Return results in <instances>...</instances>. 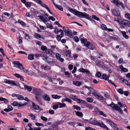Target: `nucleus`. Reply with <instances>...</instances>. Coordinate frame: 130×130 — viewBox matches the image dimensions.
<instances>
[{
	"instance_id": "nucleus-18",
	"label": "nucleus",
	"mask_w": 130,
	"mask_h": 130,
	"mask_svg": "<svg viewBox=\"0 0 130 130\" xmlns=\"http://www.w3.org/2000/svg\"><path fill=\"white\" fill-rule=\"evenodd\" d=\"M88 43V44L86 46L87 48L92 50H94L95 49V47L92 43H90L89 42Z\"/></svg>"
},
{
	"instance_id": "nucleus-20",
	"label": "nucleus",
	"mask_w": 130,
	"mask_h": 130,
	"mask_svg": "<svg viewBox=\"0 0 130 130\" xmlns=\"http://www.w3.org/2000/svg\"><path fill=\"white\" fill-rule=\"evenodd\" d=\"M34 37L36 39H38L39 38H42L43 39H44L45 38L43 37L42 35H41L38 34L36 33L34 35Z\"/></svg>"
},
{
	"instance_id": "nucleus-34",
	"label": "nucleus",
	"mask_w": 130,
	"mask_h": 130,
	"mask_svg": "<svg viewBox=\"0 0 130 130\" xmlns=\"http://www.w3.org/2000/svg\"><path fill=\"white\" fill-rule=\"evenodd\" d=\"M24 88L29 92L31 91L32 90V88L31 87L27 85H24Z\"/></svg>"
},
{
	"instance_id": "nucleus-57",
	"label": "nucleus",
	"mask_w": 130,
	"mask_h": 130,
	"mask_svg": "<svg viewBox=\"0 0 130 130\" xmlns=\"http://www.w3.org/2000/svg\"><path fill=\"white\" fill-rule=\"evenodd\" d=\"M74 41L76 42H78L79 41V38L77 36H75L73 38Z\"/></svg>"
},
{
	"instance_id": "nucleus-41",
	"label": "nucleus",
	"mask_w": 130,
	"mask_h": 130,
	"mask_svg": "<svg viewBox=\"0 0 130 130\" xmlns=\"http://www.w3.org/2000/svg\"><path fill=\"white\" fill-rule=\"evenodd\" d=\"M122 81L124 83V84L127 86H130V84L128 83V81L127 80L125 79H123L122 80Z\"/></svg>"
},
{
	"instance_id": "nucleus-56",
	"label": "nucleus",
	"mask_w": 130,
	"mask_h": 130,
	"mask_svg": "<svg viewBox=\"0 0 130 130\" xmlns=\"http://www.w3.org/2000/svg\"><path fill=\"white\" fill-rule=\"evenodd\" d=\"M95 76L96 77L99 78L101 76V74L99 72H97L96 73Z\"/></svg>"
},
{
	"instance_id": "nucleus-50",
	"label": "nucleus",
	"mask_w": 130,
	"mask_h": 130,
	"mask_svg": "<svg viewBox=\"0 0 130 130\" xmlns=\"http://www.w3.org/2000/svg\"><path fill=\"white\" fill-rule=\"evenodd\" d=\"M29 116H30L31 118V119L33 120H35V116L32 114L30 113L29 115Z\"/></svg>"
},
{
	"instance_id": "nucleus-33",
	"label": "nucleus",
	"mask_w": 130,
	"mask_h": 130,
	"mask_svg": "<svg viewBox=\"0 0 130 130\" xmlns=\"http://www.w3.org/2000/svg\"><path fill=\"white\" fill-rule=\"evenodd\" d=\"M75 112L76 113V115L78 117H82L83 116V114L81 112L77 111H75Z\"/></svg>"
},
{
	"instance_id": "nucleus-54",
	"label": "nucleus",
	"mask_w": 130,
	"mask_h": 130,
	"mask_svg": "<svg viewBox=\"0 0 130 130\" xmlns=\"http://www.w3.org/2000/svg\"><path fill=\"white\" fill-rule=\"evenodd\" d=\"M18 42L19 44L22 43V38L21 36H19V37Z\"/></svg>"
},
{
	"instance_id": "nucleus-40",
	"label": "nucleus",
	"mask_w": 130,
	"mask_h": 130,
	"mask_svg": "<svg viewBox=\"0 0 130 130\" xmlns=\"http://www.w3.org/2000/svg\"><path fill=\"white\" fill-rule=\"evenodd\" d=\"M17 97L18 98V99L19 100H24V98L21 95L18 94Z\"/></svg>"
},
{
	"instance_id": "nucleus-29",
	"label": "nucleus",
	"mask_w": 130,
	"mask_h": 130,
	"mask_svg": "<svg viewBox=\"0 0 130 130\" xmlns=\"http://www.w3.org/2000/svg\"><path fill=\"white\" fill-rule=\"evenodd\" d=\"M119 67L121 71L122 72H126L128 71V69L126 68H124L122 65H120Z\"/></svg>"
},
{
	"instance_id": "nucleus-6",
	"label": "nucleus",
	"mask_w": 130,
	"mask_h": 130,
	"mask_svg": "<svg viewBox=\"0 0 130 130\" xmlns=\"http://www.w3.org/2000/svg\"><path fill=\"white\" fill-rule=\"evenodd\" d=\"M111 2L118 6H121L123 9L125 10V7L123 4L119 0H111Z\"/></svg>"
},
{
	"instance_id": "nucleus-24",
	"label": "nucleus",
	"mask_w": 130,
	"mask_h": 130,
	"mask_svg": "<svg viewBox=\"0 0 130 130\" xmlns=\"http://www.w3.org/2000/svg\"><path fill=\"white\" fill-rule=\"evenodd\" d=\"M84 88H87L89 91V92L87 94L88 95H90L91 94V90L92 89H93V88L91 87H89L85 85L83 87Z\"/></svg>"
},
{
	"instance_id": "nucleus-25",
	"label": "nucleus",
	"mask_w": 130,
	"mask_h": 130,
	"mask_svg": "<svg viewBox=\"0 0 130 130\" xmlns=\"http://www.w3.org/2000/svg\"><path fill=\"white\" fill-rule=\"evenodd\" d=\"M41 68L42 69H43L45 70H48L51 69V67L48 66L46 65L44 66V65H41Z\"/></svg>"
},
{
	"instance_id": "nucleus-36",
	"label": "nucleus",
	"mask_w": 130,
	"mask_h": 130,
	"mask_svg": "<svg viewBox=\"0 0 130 130\" xmlns=\"http://www.w3.org/2000/svg\"><path fill=\"white\" fill-rule=\"evenodd\" d=\"M34 55L33 54H29L28 55V59L32 60L34 59Z\"/></svg>"
},
{
	"instance_id": "nucleus-22",
	"label": "nucleus",
	"mask_w": 130,
	"mask_h": 130,
	"mask_svg": "<svg viewBox=\"0 0 130 130\" xmlns=\"http://www.w3.org/2000/svg\"><path fill=\"white\" fill-rule=\"evenodd\" d=\"M64 35L63 32H61L60 35L57 36L56 38L58 41H60L61 40V38Z\"/></svg>"
},
{
	"instance_id": "nucleus-35",
	"label": "nucleus",
	"mask_w": 130,
	"mask_h": 130,
	"mask_svg": "<svg viewBox=\"0 0 130 130\" xmlns=\"http://www.w3.org/2000/svg\"><path fill=\"white\" fill-rule=\"evenodd\" d=\"M61 97V96L53 94L52 95V98L55 99H59Z\"/></svg>"
},
{
	"instance_id": "nucleus-7",
	"label": "nucleus",
	"mask_w": 130,
	"mask_h": 130,
	"mask_svg": "<svg viewBox=\"0 0 130 130\" xmlns=\"http://www.w3.org/2000/svg\"><path fill=\"white\" fill-rule=\"evenodd\" d=\"M104 120L106 121V122L111 126L113 129L116 130V129H117V127L116 125L111 120L107 119H105Z\"/></svg>"
},
{
	"instance_id": "nucleus-3",
	"label": "nucleus",
	"mask_w": 130,
	"mask_h": 130,
	"mask_svg": "<svg viewBox=\"0 0 130 130\" xmlns=\"http://www.w3.org/2000/svg\"><path fill=\"white\" fill-rule=\"evenodd\" d=\"M12 63L14 64V67L17 68L20 70L23 71L24 72L30 75L31 72L29 71L28 70H24L25 68L23 67V65L19 61H13L12 62Z\"/></svg>"
},
{
	"instance_id": "nucleus-59",
	"label": "nucleus",
	"mask_w": 130,
	"mask_h": 130,
	"mask_svg": "<svg viewBox=\"0 0 130 130\" xmlns=\"http://www.w3.org/2000/svg\"><path fill=\"white\" fill-rule=\"evenodd\" d=\"M25 5L26 7H30L31 6L30 3L29 2H26Z\"/></svg>"
},
{
	"instance_id": "nucleus-21",
	"label": "nucleus",
	"mask_w": 130,
	"mask_h": 130,
	"mask_svg": "<svg viewBox=\"0 0 130 130\" xmlns=\"http://www.w3.org/2000/svg\"><path fill=\"white\" fill-rule=\"evenodd\" d=\"M43 98L44 100L46 101H50V98L48 95L46 94H45L43 95Z\"/></svg>"
},
{
	"instance_id": "nucleus-47",
	"label": "nucleus",
	"mask_w": 130,
	"mask_h": 130,
	"mask_svg": "<svg viewBox=\"0 0 130 130\" xmlns=\"http://www.w3.org/2000/svg\"><path fill=\"white\" fill-rule=\"evenodd\" d=\"M110 39H112L114 40H116L119 39V37L115 35L114 36L110 37Z\"/></svg>"
},
{
	"instance_id": "nucleus-49",
	"label": "nucleus",
	"mask_w": 130,
	"mask_h": 130,
	"mask_svg": "<svg viewBox=\"0 0 130 130\" xmlns=\"http://www.w3.org/2000/svg\"><path fill=\"white\" fill-rule=\"evenodd\" d=\"M64 102H67L70 103H72V101L70 99L67 98H66V99L64 100Z\"/></svg>"
},
{
	"instance_id": "nucleus-13",
	"label": "nucleus",
	"mask_w": 130,
	"mask_h": 130,
	"mask_svg": "<svg viewBox=\"0 0 130 130\" xmlns=\"http://www.w3.org/2000/svg\"><path fill=\"white\" fill-rule=\"evenodd\" d=\"M78 71L83 73H86L88 75H90V72L87 69H85L83 68H80L78 70Z\"/></svg>"
},
{
	"instance_id": "nucleus-42",
	"label": "nucleus",
	"mask_w": 130,
	"mask_h": 130,
	"mask_svg": "<svg viewBox=\"0 0 130 130\" xmlns=\"http://www.w3.org/2000/svg\"><path fill=\"white\" fill-rule=\"evenodd\" d=\"M125 17L126 18L130 20V14L129 13H127L125 14Z\"/></svg>"
},
{
	"instance_id": "nucleus-32",
	"label": "nucleus",
	"mask_w": 130,
	"mask_h": 130,
	"mask_svg": "<svg viewBox=\"0 0 130 130\" xmlns=\"http://www.w3.org/2000/svg\"><path fill=\"white\" fill-rule=\"evenodd\" d=\"M58 105H59V107L60 108L65 107L66 106V104L64 103H61L60 102H58Z\"/></svg>"
},
{
	"instance_id": "nucleus-15",
	"label": "nucleus",
	"mask_w": 130,
	"mask_h": 130,
	"mask_svg": "<svg viewBox=\"0 0 130 130\" xmlns=\"http://www.w3.org/2000/svg\"><path fill=\"white\" fill-rule=\"evenodd\" d=\"M113 14H114L117 16H119L120 15V12L118 8H115L112 11Z\"/></svg>"
},
{
	"instance_id": "nucleus-58",
	"label": "nucleus",
	"mask_w": 130,
	"mask_h": 130,
	"mask_svg": "<svg viewBox=\"0 0 130 130\" xmlns=\"http://www.w3.org/2000/svg\"><path fill=\"white\" fill-rule=\"evenodd\" d=\"M99 113L101 115L105 117H107V115L106 114H104L103 112L102 111H99Z\"/></svg>"
},
{
	"instance_id": "nucleus-45",
	"label": "nucleus",
	"mask_w": 130,
	"mask_h": 130,
	"mask_svg": "<svg viewBox=\"0 0 130 130\" xmlns=\"http://www.w3.org/2000/svg\"><path fill=\"white\" fill-rule=\"evenodd\" d=\"M86 106L90 109H92L94 108V106L91 104H86Z\"/></svg>"
},
{
	"instance_id": "nucleus-4",
	"label": "nucleus",
	"mask_w": 130,
	"mask_h": 130,
	"mask_svg": "<svg viewBox=\"0 0 130 130\" xmlns=\"http://www.w3.org/2000/svg\"><path fill=\"white\" fill-rule=\"evenodd\" d=\"M34 1L36 2L38 4L40 5L42 7L45 8L50 13L53 15L52 13L50 11L47 6L45 4L43 3L40 0H34Z\"/></svg>"
},
{
	"instance_id": "nucleus-1",
	"label": "nucleus",
	"mask_w": 130,
	"mask_h": 130,
	"mask_svg": "<svg viewBox=\"0 0 130 130\" xmlns=\"http://www.w3.org/2000/svg\"><path fill=\"white\" fill-rule=\"evenodd\" d=\"M68 10L78 17L85 18L88 20H89L91 18V17L89 16L88 14L81 12L71 7H68Z\"/></svg>"
},
{
	"instance_id": "nucleus-28",
	"label": "nucleus",
	"mask_w": 130,
	"mask_h": 130,
	"mask_svg": "<svg viewBox=\"0 0 130 130\" xmlns=\"http://www.w3.org/2000/svg\"><path fill=\"white\" fill-rule=\"evenodd\" d=\"M121 34L126 39H128L129 37L126 34L125 31H121Z\"/></svg>"
},
{
	"instance_id": "nucleus-62",
	"label": "nucleus",
	"mask_w": 130,
	"mask_h": 130,
	"mask_svg": "<svg viewBox=\"0 0 130 130\" xmlns=\"http://www.w3.org/2000/svg\"><path fill=\"white\" fill-rule=\"evenodd\" d=\"M92 17L93 19L96 20L97 21H98L99 20V19L95 15H92Z\"/></svg>"
},
{
	"instance_id": "nucleus-30",
	"label": "nucleus",
	"mask_w": 130,
	"mask_h": 130,
	"mask_svg": "<svg viewBox=\"0 0 130 130\" xmlns=\"http://www.w3.org/2000/svg\"><path fill=\"white\" fill-rule=\"evenodd\" d=\"M65 54L67 56H68L69 57H72L71 51L70 50H67L65 52Z\"/></svg>"
},
{
	"instance_id": "nucleus-26",
	"label": "nucleus",
	"mask_w": 130,
	"mask_h": 130,
	"mask_svg": "<svg viewBox=\"0 0 130 130\" xmlns=\"http://www.w3.org/2000/svg\"><path fill=\"white\" fill-rule=\"evenodd\" d=\"M73 84L76 86H79L81 85L82 83L78 81L75 80L73 82Z\"/></svg>"
},
{
	"instance_id": "nucleus-14",
	"label": "nucleus",
	"mask_w": 130,
	"mask_h": 130,
	"mask_svg": "<svg viewBox=\"0 0 130 130\" xmlns=\"http://www.w3.org/2000/svg\"><path fill=\"white\" fill-rule=\"evenodd\" d=\"M83 36V35L82 34L80 36L81 39L80 40L82 43H83L84 44L85 46H86L88 44V43L89 42L87 41V40L85 38H81L82 36Z\"/></svg>"
},
{
	"instance_id": "nucleus-60",
	"label": "nucleus",
	"mask_w": 130,
	"mask_h": 130,
	"mask_svg": "<svg viewBox=\"0 0 130 130\" xmlns=\"http://www.w3.org/2000/svg\"><path fill=\"white\" fill-rule=\"evenodd\" d=\"M118 62L119 63H123L124 64L125 63V62L124 61H123V59L122 58H120L118 60Z\"/></svg>"
},
{
	"instance_id": "nucleus-48",
	"label": "nucleus",
	"mask_w": 130,
	"mask_h": 130,
	"mask_svg": "<svg viewBox=\"0 0 130 130\" xmlns=\"http://www.w3.org/2000/svg\"><path fill=\"white\" fill-rule=\"evenodd\" d=\"M117 91L120 94H123L124 93V91L121 88L117 89Z\"/></svg>"
},
{
	"instance_id": "nucleus-31",
	"label": "nucleus",
	"mask_w": 130,
	"mask_h": 130,
	"mask_svg": "<svg viewBox=\"0 0 130 130\" xmlns=\"http://www.w3.org/2000/svg\"><path fill=\"white\" fill-rule=\"evenodd\" d=\"M38 17L43 22L45 23H45L47 22V20L43 16L41 15H39Z\"/></svg>"
},
{
	"instance_id": "nucleus-8",
	"label": "nucleus",
	"mask_w": 130,
	"mask_h": 130,
	"mask_svg": "<svg viewBox=\"0 0 130 130\" xmlns=\"http://www.w3.org/2000/svg\"><path fill=\"white\" fill-rule=\"evenodd\" d=\"M2 82L3 83L9 84L11 85L16 86L17 85L14 81L7 79H3Z\"/></svg>"
},
{
	"instance_id": "nucleus-38",
	"label": "nucleus",
	"mask_w": 130,
	"mask_h": 130,
	"mask_svg": "<svg viewBox=\"0 0 130 130\" xmlns=\"http://www.w3.org/2000/svg\"><path fill=\"white\" fill-rule=\"evenodd\" d=\"M86 101L89 103H92L93 101V99L92 98H88L86 99Z\"/></svg>"
},
{
	"instance_id": "nucleus-63",
	"label": "nucleus",
	"mask_w": 130,
	"mask_h": 130,
	"mask_svg": "<svg viewBox=\"0 0 130 130\" xmlns=\"http://www.w3.org/2000/svg\"><path fill=\"white\" fill-rule=\"evenodd\" d=\"M41 49L43 51H45L47 50V48L46 46H42L41 47Z\"/></svg>"
},
{
	"instance_id": "nucleus-27",
	"label": "nucleus",
	"mask_w": 130,
	"mask_h": 130,
	"mask_svg": "<svg viewBox=\"0 0 130 130\" xmlns=\"http://www.w3.org/2000/svg\"><path fill=\"white\" fill-rule=\"evenodd\" d=\"M109 78V76H107V74L104 73L102 76L101 78L105 80H108Z\"/></svg>"
},
{
	"instance_id": "nucleus-19",
	"label": "nucleus",
	"mask_w": 130,
	"mask_h": 130,
	"mask_svg": "<svg viewBox=\"0 0 130 130\" xmlns=\"http://www.w3.org/2000/svg\"><path fill=\"white\" fill-rule=\"evenodd\" d=\"M46 53L47 54H50L51 56L55 54L54 52L51 50L50 49H47L46 51Z\"/></svg>"
},
{
	"instance_id": "nucleus-16",
	"label": "nucleus",
	"mask_w": 130,
	"mask_h": 130,
	"mask_svg": "<svg viewBox=\"0 0 130 130\" xmlns=\"http://www.w3.org/2000/svg\"><path fill=\"white\" fill-rule=\"evenodd\" d=\"M40 90V89L39 88L33 87L32 89V92L35 95H38L39 93Z\"/></svg>"
},
{
	"instance_id": "nucleus-10",
	"label": "nucleus",
	"mask_w": 130,
	"mask_h": 130,
	"mask_svg": "<svg viewBox=\"0 0 130 130\" xmlns=\"http://www.w3.org/2000/svg\"><path fill=\"white\" fill-rule=\"evenodd\" d=\"M111 108L115 110L118 111L121 113H123L122 110L117 104H115L113 103H112V105Z\"/></svg>"
},
{
	"instance_id": "nucleus-53",
	"label": "nucleus",
	"mask_w": 130,
	"mask_h": 130,
	"mask_svg": "<svg viewBox=\"0 0 130 130\" xmlns=\"http://www.w3.org/2000/svg\"><path fill=\"white\" fill-rule=\"evenodd\" d=\"M107 80L108 81V82L110 84H111L112 85H113L115 87H116V86L115 85L114 83L113 82H112L111 80H109L108 79V80Z\"/></svg>"
},
{
	"instance_id": "nucleus-51",
	"label": "nucleus",
	"mask_w": 130,
	"mask_h": 130,
	"mask_svg": "<svg viewBox=\"0 0 130 130\" xmlns=\"http://www.w3.org/2000/svg\"><path fill=\"white\" fill-rule=\"evenodd\" d=\"M104 96L107 99L110 98V94L108 93H106L104 94Z\"/></svg>"
},
{
	"instance_id": "nucleus-52",
	"label": "nucleus",
	"mask_w": 130,
	"mask_h": 130,
	"mask_svg": "<svg viewBox=\"0 0 130 130\" xmlns=\"http://www.w3.org/2000/svg\"><path fill=\"white\" fill-rule=\"evenodd\" d=\"M41 119L42 121H46L47 120V118L43 116H41Z\"/></svg>"
},
{
	"instance_id": "nucleus-11",
	"label": "nucleus",
	"mask_w": 130,
	"mask_h": 130,
	"mask_svg": "<svg viewBox=\"0 0 130 130\" xmlns=\"http://www.w3.org/2000/svg\"><path fill=\"white\" fill-rule=\"evenodd\" d=\"M92 94L93 96H95V98L100 100H102L105 99V98L102 95L100 94H98L96 92H93L92 93Z\"/></svg>"
},
{
	"instance_id": "nucleus-23",
	"label": "nucleus",
	"mask_w": 130,
	"mask_h": 130,
	"mask_svg": "<svg viewBox=\"0 0 130 130\" xmlns=\"http://www.w3.org/2000/svg\"><path fill=\"white\" fill-rule=\"evenodd\" d=\"M32 107L35 110H38L39 109V106L38 105H36L34 102H32Z\"/></svg>"
},
{
	"instance_id": "nucleus-37",
	"label": "nucleus",
	"mask_w": 130,
	"mask_h": 130,
	"mask_svg": "<svg viewBox=\"0 0 130 130\" xmlns=\"http://www.w3.org/2000/svg\"><path fill=\"white\" fill-rule=\"evenodd\" d=\"M73 108L74 109H76L78 111H80L81 110L80 107L77 105H74L73 106Z\"/></svg>"
},
{
	"instance_id": "nucleus-9",
	"label": "nucleus",
	"mask_w": 130,
	"mask_h": 130,
	"mask_svg": "<svg viewBox=\"0 0 130 130\" xmlns=\"http://www.w3.org/2000/svg\"><path fill=\"white\" fill-rule=\"evenodd\" d=\"M42 59L46 62L48 63H53V59L49 57L46 55H44L43 56Z\"/></svg>"
},
{
	"instance_id": "nucleus-55",
	"label": "nucleus",
	"mask_w": 130,
	"mask_h": 130,
	"mask_svg": "<svg viewBox=\"0 0 130 130\" xmlns=\"http://www.w3.org/2000/svg\"><path fill=\"white\" fill-rule=\"evenodd\" d=\"M27 104V103H24V104H20V103H18L17 104V106L19 107H23L25 105H26Z\"/></svg>"
},
{
	"instance_id": "nucleus-64",
	"label": "nucleus",
	"mask_w": 130,
	"mask_h": 130,
	"mask_svg": "<svg viewBox=\"0 0 130 130\" xmlns=\"http://www.w3.org/2000/svg\"><path fill=\"white\" fill-rule=\"evenodd\" d=\"M86 130H95V129L92 128L91 127L88 126L86 127L85 128Z\"/></svg>"
},
{
	"instance_id": "nucleus-61",
	"label": "nucleus",
	"mask_w": 130,
	"mask_h": 130,
	"mask_svg": "<svg viewBox=\"0 0 130 130\" xmlns=\"http://www.w3.org/2000/svg\"><path fill=\"white\" fill-rule=\"evenodd\" d=\"M35 124L37 126H44V124H43L41 123L38 122H37Z\"/></svg>"
},
{
	"instance_id": "nucleus-17",
	"label": "nucleus",
	"mask_w": 130,
	"mask_h": 130,
	"mask_svg": "<svg viewBox=\"0 0 130 130\" xmlns=\"http://www.w3.org/2000/svg\"><path fill=\"white\" fill-rule=\"evenodd\" d=\"M61 55L59 53H57L56 54V56L57 59L62 62L64 61V59L63 58H61Z\"/></svg>"
},
{
	"instance_id": "nucleus-39",
	"label": "nucleus",
	"mask_w": 130,
	"mask_h": 130,
	"mask_svg": "<svg viewBox=\"0 0 130 130\" xmlns=\"http://www.w3.org/2000/svg\"><path fill=\"white\" fill-rule=\"evenodd\" d=\"M55 33L56 34H58L59 32H63L62 29H58L57 28H56L54 30Z\"/></svg>"
},
{
	"instance_id": "nucleus-43",
	"label": "nucleus",
	"mask_w": 130,
	"mask_h": 130,
	"mask_svg": "<svg viewBox=\"0 0 130 130\" xmlns=\"http://www.w3.org/2000/svg\"><path fill=\"white\" fill-rule=\"evenodd\" d=\"M101 27L102 28L103 30H106L107 28L106 26L104 24H102L101 25Z\"/></svg>"
},
{
	"instance_id": "nucleus-5",
	"label": "nucleus",
	"mask_w": 130,
	"mask_h": 130,
	"mask_svg": "<svg viewBox=\"0 0 130 130\" xmlns=\"http://www.w3.org/2000/svg\"><path fill=\"white\" fill-rule=\"evenodd\" d=\"M120 26L122 28H124L126 26H130V22L127 20H124L120 22L119 24Z\"/></svg>"
},
{
	"instance_id": "nucleus-44",
	"label": "nucleus",
	"mask_w": 130,
	"mask_h": 130,
	"mask_svg": "<svg viewBox=\"0 0 130 130\" xmlns=\"http://www.w3.org/2000/svg\"><path fill=\"white\" fill-rule=\"evenodd\" d=\"M68 124L70 125L71 126L74 127L75 124V122H68Z\"/></svg>"
},
{
	"instance_id": "nucleus-46",
	"label": "nucleus",
	"mask_w": 130,
	"mask_h": 130,
	"mask_svg": "<svg viewBox=\"0 0 130 130\" xmlns=\"http://www.w3.org/2000/svg\"><path fill=\"white\" fill-rule=\"evenodd\" d=\"M58 8L59 10L61 11H63V9L62 7L60 5H58L56 6L55 7Z\"/></svg>"
},
{
	"instance_id": "nucleus-12",
	"label": "nucleus",
	"mask_w": 130,
	"mask_h": 130,
	"mask_svg": "<svg viewBox=\"0 0 130 130\" xmlns=\"http://www.w3.org/2000/svg\"><path fill=\"white\" fill-rule=\"evenodd\" d=\"M64 32L65 35L70 37H72L73 35L72 34L71 32L68 27H66V28L64 30Z\"/></svg>"
},
{
	"instance_id": "nucleus-2",
	"label": "nucleus",
	"mask_w": 130,
	"mask_h": 130,
	"mask_svg": "<svg viewBox=\"0 0 130 130\" xmlns=\"http://www.w3.org/2000/svg\"><path fill=\"white\" fill-rule=\"evenodd\" d=\"M85 121H87L90 124L94 125H98L99 127L102 128L105 130H109V128L102 122H99L97 121L95 118H91L89 120L85 119Z\"/></svg>"
}]
</instances>
